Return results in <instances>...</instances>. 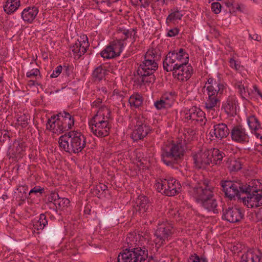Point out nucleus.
<instances>
[{
  "label": "nucleus",
  "instance_id": "1",
  "mask_svg": "<svg viewBox=\"0 0 262 262\" xmlns=\"http://www.w3.org/2000/svg\"><path fill=\"white\" fill-rule=\"evenodd\" d=\"M189 195L200 206L214 214L219 212L218 203L215 196L214 187L210 181L203 176L194 174L183 184Z\"/></svg>",
  "mask_w": 262,
  "mask_h": 262
},
{
  "label": "nucleus",
  "instance_id": "2",
  "mask_svg": "<svg viewBox=\"0 0 262 262\" xmlns=\"http://www.w3.org/2000/svg\"><path fill=\"white\" fill-rule=\"evenodd\" d=\"M139 235L129 233L126 238V246L118 255L117 262H144L148 256L147 247L143 245Z\"/></svg>",
  "mask_w": 262,
  "mask_h": 262
},
{
  "label": "nucleus",
  "instance_id": "3",
  "mask_svg": "<svg viewBox=\"0 0 262 262\" xmlns=\"http://www.w3.org/2000/svg\"><path fill=\"white\" fill-rule=\"evenodd\" d=\"M184 141L178 139L176 141L165 143L161 148V159L167 166L174 167L181 162L184 154Z\"/></svg>",
  "mask_w": 262,
  "mask_h": 262
},
{
  "label": "nucleus",
  "instance_id": "4",
  "mask_svg": "<svg viewBox=\"0 0 262 262\" xmlns=\"http://www.w3.org/2000/svg\"><path fill=\"white\" fill-rule=\"evenodd\" d=\"M59 147L66 152L78 154L86 146V137L80 132L70 131L59 138Z\"/></svg>",
  "mask_w": 262,
  "mask_h": 262
},
{
  "label": "nucleus",
  "instance_id": "5",
  "mask_svg": "<svg viewBox=\"0 0 262 262\" xmlns=\"http://www.w3.org/2000/svg\"><path fill=\"white\" fill-rule=\"evenodd\" d=\"M111 114V111L107 107H101L89 122L91 131L97 137L102 138L109 135L111 128L109 123Z\"/></svg>",
  "mask_w": 262,
  "mask_h": 262
},
{
  "label": "nucleus",
  "instance_id": "6",
  "mask_svg": "<svg viewBox=\"0 0 262 262\" xmlns=\"http://www.w3.org/2000/svg\"><path fill=\"white\" fill-rule=\"evenodd\" d=\"M243 194H245L246 196L241 199L248 207L262 206V188L258 180H253L249 182L246 188H245Z\"/></svg>",
  "mask_w": 262,
  "mask_h": 262
},
{
  "label": "nucleus",
  "instance_id": "7",
  "mask_svg": "<svg viewBox=\"0 0 262 262\" xmlns=\"http://www.w3.org/2000/svg\"><path fill=\"white\" fill-rule=\"evenodd\" d=\"M176 230L172 222L167 220L159 221L154 233L156 247L159 248L165 245L172 238Z\"/></svg>",
  "mask_w": 262,
  "mask_h": 262
},
{
  "label": "nucleus",
  "instance_id": "8",
  "mask_svg": "<svg viewBox=\"0 0 262 262\" xmlns=\"http://www.w3.org/2000/svg\"><path fill=\"white\" fill-rule=\"evenodd\" d=\"M189 57L188 54L183 48L169 51L166 55L163 61V68L166 72H171L174 67L184 63H188Z\"/></svg>",
  "mask_w": 262,
  "mask_h": 262
},
{
  "label": "nucleus",
  "instance_id": "9",
  "mask_svg": "<svg viewBox=\"0 0 262 262\" xmlns=\"http://www.w3.org/2000/svg\"><path fill=\"white\" fill-rule=\"evenodd\" d=\"M131 123L134 126L131 134L134 142L143 140L151 131L147 118L142 114H135L131 119Z\"/></svg>",
  "mask_w": 262,
  "mask_h": 262
},
{
  "label": "nucleus",
  "instance_id": "10",
  "mask_svg": "<svg viewBox=\"0 0 262 262\" xmlns=\"http://www.w3.org/2000/svg\"><path fill=\"white\" fill-rule=\"evenodd\" d=\"M155 187L162 194L172 196L180 192L181 185L176 179L169 178L156 180Z\"/></svg>",
  "mask_w": 262,
  "mask_h": 262
},
{
  "label": "nucleus",
  "instance_id": "11",
  "mask_svg": "<svg viewBox=\"0 0 262 262\" xmlns=\"http://www.w3.org/2000/svg\"><path fill=\"white\" fill-rule=\"evenodd\" d=\"M220 185L225 196L232 200H234L235 197L238 199L242 198L241 195L243 194L245 188H246L248 184H244L241 180H222Z\"/></svg>",
  "mask_w": 262,
  "mask_h": 262
},
{
  "label": "nucleus",
  "instance_id": "12",
  "mask_svg": "<svg viewBox=\"0 0 262 262\" xmlns=\"http://www.w3.org/2000/svg\"><path fill=\"white\" fill-rule=\"evenodd\" d=\"M203 111L195 106H193L190 109H185L181 113L182 119L185 122L198 123L200 125L206 124V119Z\"/></svg>",
  "mask_w": 262,
  "mask_h": 262
},
{
  "label": "nucleus",
  "instance_id": "13",
  "mask_svg": "<svg viewBox=\"0 0 262 262\" xmlns=\"http://www.w3.org/2000/svg\"><path fill=\"white\" fill-rule=\"evenodd\" d=\"M222 211V219L231 223H239L244 218L245 211L241 208L224 207Z\"/></svg>",
  "mask_w": 262,
  "mask_h": 262
},
{
  "label": "nucleus",
  "instance_id": "14",
  "mask_svg": "<svg viewBox=\"0 0 262 262\" xmlns=\"http://www.w3.org/2000/svg\"><path fill=\"white\" fill-rule=\"evenodd\" d=\"M58 120L57 130L59 134L68 131L72 128L74 125V116L68 112L63 111L57 114Z\"/></svg>",
  "mask_w": 262,
  "mask_h": 262
},
{
  "label": "nucleus",
  "instance_id": "15",
  "mask_svg": "<svg viewBox=\"0 0 262 262\" xmlns=\"http://www.w3.org/2000/svg\"><path fill=\"white\" fill-rule=\"evenodd\" d=\"M157 70L149 67H142L139 65L137 70V73L139 78L137 79L140 84L154 83L156 80V77L154 74Z\"/></svg>",
  "mask_w": 262,
  "mask_h": 262
},
{
  "label": "nucleus",
  "instance_id": "16",
  "mask_svg": "<svg viewBox=\"0 0 262 262\" xmlns=\"http://www.w3.org/2000/svg\"><path fill=\"white\" fill-rule=\"evenodd\" d=\"M211 151L208 149L201 150L193 156L194 166L198 169H205L212 163Z\"/></svg>",
  "mask_w": 262,
  "mask_h": 262
},
{
  "label": "nucleus",
  "instance_id": "17",
  "mask_svg": "<svg viewBox=\"0 0 262 262\" xmlns=\"http://www.w3.org/2000/svg\"><path fill=\"white\" fill-rule=\"evenodd\" d=\"M89 46L87 36L86 35L81 36L80 39H78L71 47L74 58L76 59H79L86 52Z\"/></svg>",
  "mask_w": 262,
  "mask_h": 262
},
{
  "label": "nucleus",
  "instance_id": "18",
  "mask_svg": "<svg viewBox=\"0 0 262 262\" xmlns=\"http://www.w3.org/2000/svg\"><path fill=\"white\" fill-rule=\"evenodd\" d=\"M174 69L171 70V72H173V76L175 78L181 81L188 80L191 77L193 71L192 66L188 63L178 66L174 67Z\"/></svg>",
  "mask_w": 262,
  "mask_h": 262
},
{
  "label": "nucleus",
  "instance_id": "19",
  "mask_svg": "<svg viewBox=\"0 0 262 262\" xmlns=\"http://www.w3.org/2000/svg\"><path fill=\"white\" fill-rule=\"evenodd\" d=\"M134 212L136 211L140 215H147L151 211V204L150 203L148 198L143 195H140L136 199L135 201V205L134 206Z\"/></svg>",
  "mask_w": 262,
  "mask_h": 262
},
{
  "label": "nucleus",
  "instance_id": "20",
  "mask_svg": "<svg viewBox=\"0 0 262 262\" xmlns=\"http://www.w3.org/2000/svg\"><path fill=\"white\" fill-rule=\"evenodd\" d=\"M161 54L156 49L148 50L144 55V60L140 64L142 67H149L153 69L157 70L158 66L157 61L160 60Z\"/></svg>",
  "mask_w": 262,
  "mask_h": 262
},
{
  "label": "nucleus",
  "instance_id": "21",
  "mask_svg": "<svg viewBox=\"0 0 262 262\" xmlns=\"http://www.w3.org/2000/svg\"><path fill=\"white\" fill-rule=\"evenodd\" d=\"M232 140L237 143H245L249 141V136L242 125L233 126L230 132Z\"/></svg>",
  "mask_w": 262,
  "mask_h": 262
},
{
  "label": "nucleus",
  "instance_id": "22",
  "mask_svg": "<svg viewBox=\"0 0 262 262\" xmlns=\"http://www.w3.org/2000/svg\"><path fill=\"white\" fill-rule=\"evenodd\" d=\"M26 145L23 139L15 140L12 145H10L7 151V156L9 158L16 159L20 157L25 151Z\"/></svg>",
  "mask_w": 262,
  "mask_h": 262
},
{
  "label": "nucleus",
  "instance_id": "23",
  "mask_svg": "<svg viewBox=\"0 0 262 262\" xmlns=\"http://www.w3.org/2000/svg\"><path fill=\"white\" fill-rule=\"evenodd\" d=\"M238 106V100L235 95L228 96L222 104V108L228 116L231 117H234L236 115Z\"/></svg>",
  "mask_w": 262,
  "mask_h": 262
},
{
  "label": "nucleus",
  "instance_id": "24",
  "mask_svg": "<svg viewBox=\"0 0 262 262\" xmlns=\"http://www.w3.org/2000/svg\"><path fill=\"white\" fill-rule=\"evenodd\" d=\"M230 134V130L227 125L224 123L214 124L209 133L211 137H215L216 139L222 140L226 138Z\"/></svg>",
  "mask_w": 262,
  "mask_h": 262
},
{
  "label": "nucleus",
  "instance_id": "25",
  "mask_svg": "<svg viewBox=\"0 0 262 262\" xmlns=\"http://www.w3.org/2000/svg\"><path fill=\"white\" fill-rule=\"evenodd\" d=\"M240 262H262V252L257 249H252L245 252Z\"/></svg>",
  "mask_w": 262,
  "mask_h": 262
},
{
  "label": "nucleus",
  "instance_id": "26",
  "mask_svg": "<svg viewBox=\"0 0 262 262\" xmlns=\"http://www.w3.org/2000/svg\"><path fill=\"white\" fill-rule=\"evenodd\" d=\"M38 12V8L36 6L28 7L22 11L21 16L25 22L31 24L36 18Z\"/></svg>",
  "mask_w": 262,
  "mask_h": 262
},
{
  "label": "nucleus",
  "instance_id": "27",
  "mask_svg": "<svg viewBox=\"0 0 262 262\" xmlns=\"http://www.w3.org/2000/svg\"><path fill=\"white\" fill-rule=\"evenodd\" d=\"M106 67L100 65L96 68L92 73V78L95 82H100L105 79V75L107 74Z\"/></svg>",
  "mask_w": 262,
  "mask_h": 262
},
{
  "label": "nucleus",
  "instance_id": "28",
  "mask_svg": "<svg viewBox=\"0 0 262 262\" xmlns=\"http://www.w3.org/2000/svg\"><path fill=\"white\" fill-rule=\"evenodd\" d=\"M183 15L182 11L179 10L177 7L174 8L170 10V13L166 17V24L168 25L170 23L181 20Z\"/></svg>",
  "mask_w": 262,
  "mask_h": 262
},
{
  "label": "nucleus",
  "instance_id": "29",
  "mask_svg": "<svg viewBox=\"0 0 262 262\" xmlns=\"http://www.w3.org/2000/svg\"><path fill=\"white\" fill-rule=\"evenodd\" d=\"M220 102V96H208L205 102V106L208 111H215L214 108L219 106Z\"/></svg>",
  "mask_w": 262,
  "mask_h": 262
},
{
  "label": "nucleus",
  "instance_id": "30",
  "mask_svg": "<svg viewBox=\"0 0 262 262\" xmlns=\"http://www.w3.org/2000/svg\"><path fill=\"white\" fill-rule=\"evenodd\" d=\"M207 94L208 96H219L223 93L225 89V85L224 83H219L218 86L213 87L212 86H206Z\"/></svg>",
  "mask_w": 262,
  "mask_h": 262
},
{
  "label": "nucleus",
  "instance_id": "31",
  "mask_svg": "<svg viewBox=\"0 0 262 262\" xmlns=\"http://www.w3.org/2000/svg\"><path fill=\"white\" fill-rule=\"evenodd\" d=\"M19 6V0H7L4 6V10L6 13L10 14L14 12Z\"/></svg>",
  "mask_w": 262,
  "mask_h": 262
},
{
  "label": "nucleus",
  "instance_id": "32",
  "mask_svg": "<svg viewBox=\"0 0 262 262\" xmlns=\"http://www.w3.org/2000/svg\"><path fill=\"white\" fill-rule=\"evenodd\" d=\"M143 98L142 96L139 93H135L132 95L128 100V102L131 107L138 108L143 104Z\"/></svg>",
  "mask_w": 262,
  "mask_h": 262
},
{
  "label": "nucleus",
  "instance_id": "33",
  "mask_svg": "<svg viewBox=\"0 0 262 262\" xmlns=\"http://www.w3.org/2000/svg\"><path fill=\"white\" fill-rule=\"evenodd\" d=\"M211 151V159H213V162L215 164H220L224 157H225V154L217 148H213ZM212 161V160H211Z\"/></svg>",
  "mask_w": 262,
  "mask_h": 262
},
{
  "label": "nucleus",
  "instance_id": "34",
  "mask_svg": "<svg viewBox=\"0 0 262 262\" xmlns=\"http://www.w3.org/2000/svg\"><path fill=\"white\" fill-rule=\"evenodd\" d=\"M57 115H53L49 118L46 124L47 129L52 132L54 133H59V130H57L58 120H57Z\"/></svg>",
  "mask_w": 262,
  "mask_h": 262
},
{
  "label": "nucleus",
  "instance_id": "35",
  "mask_svg": "<svg viewBox=\"0 0 262 262\" xmlns=\"http://www.w3.org/2000/svg\"><path fill=\"white\" fill-rule=\"evenodd\" d=\"M17 190L18 191L17 195L20 201H24L26 199L28 198V186L23 182H20L17 186Z\"/></svg>",
  "mask_w": 262,
  "mask_h": 262
},
{
  "label": "nucleus",
  "instance_id": "36",
  "mask_svg": "<svg viewBox=\"0 0 262 262\" xmlns=\"http://www.w3.org/2000/svg\"><path fill=\"white\" fill-rule=\"evenodd\" d=\"M107 191V186L103 184H100L96 187L92 189V194L99 198L105 197V195L104 193H106Z\"/></svg>",
  "mask_w": 262,
  "mask_h": 262
},
{
  "label": "nucleus",
  "instance_id": "37",
  "mask_svg": "<svg viewBox=\"0 0 262 262\" xmlns=\"http://www.w3.org/2000/svg\"><path fill=\"white\" fill-rule=\"evenodd\" d=\"M47 224L48 220L46 214L41 213L39 219L33 224V227L37 230H42Z\"/></svg>",
  "mask_w": 262,
  "mask_h": 262
},
{
  "label": "nucleus",
  "instance_id": "38",
  "mask_svg": "<svg viewBox=\"0 0 262 262\" xmlns=\"http://www.w3.org/2000/svg\"><path fill=\"white\" fill-rule=\"evenodd\" d=\"M100 55L102 57L106 59L113 58L117 56V54H116L113 48L110 45L101 52Z\"/></svg>",
  "mask_w": 262,
  "mask_h": 262
},
{
  "label": "nucleus",
  "instance_id": "39",
  "mask_svg": "<svg viewBox=\"0 0 262 262\" xmlns=\"http://www.w3.org/2000/svg\"><path fill=\"white\" fill-rule=\"evenodd\" d=\"M247 122L249 127L251 130L256 131L259 129H262L260 122L255 116H251L249 117L247 120Z\"/></svg>",
  "mask_w": 262,
  "mask_h": 262
},
{
  "label": "nucleus",
  "instance_id": "40",
  "mask_svg": "<svg viewBox=\"0 0 262 262\" xmlns=\"http://www.w3.org/2000/svg\"><path fill=\"white\" fill-rule=\"evenodd\" d=\"M133 33H134V35H135L136 31L134 29L129 31V30L120 28L118 30L117 32V34L120 35V38L118 39V40H122V42H123L127 38H128L133 35Z\"/></svg>",
  "mask_w": 262,
  "mask_h": 262
},
{
  "label": "nucleus",
  "instance_id": "41",
  "mask_svg": "<svg viewBox=\"0 0 262 262\" xmlns=\"http://www.w3.org/2000/svg\"><path fill=\"white\" fill-rule=\"evenodd\" d=\"M110 46L113 48V50L115 51L116 54H117V56H119L120 53L122 51L124 48V42H122V40L117 39L113 41Z\"/></svg>",
  "mask_w": 262,
  "mask_h": 262
},
{
  "label": "nucleus",
  "instance_id": "42",
  "mask_svg": "<svg viewBox=\"0 0 262 262\" xmlns=\"http://www.w3.org/2000/svg\"><path fill=\"white\" fill-rule=\"evenodd\" d=\"M228 168L230 171H237L242 168L241 162L238 160L231 159L229 162Z\"/></svg>",
  "mask_w": 262,
  "mask_h": 262
},
{
  "label": "nucleus",
  "instance_id": "43",
  "mask_svg": "<svg viewBox=\"0 0 262 262\" xmlns=\"http://www.w3.org/2000/svg\"><path fill=\"white\" fill-rule=\"evenodd\" d=\"M70 204V201L68 199L66 198H60L58 197L56 203H55V209L57 210V209H63L66 207H67Z\"/></svg>",
  "mask_w": 262,
  "mask_h": 262
},
{
  "label": "nucleus",
  "instance_id": "44",
  "mask_svg": "<svg viewBox=\"0 0 262 262\" xmlns=\"http://www.w3.org/2000/svg\"><path fill=\"white\" fill-rule=\"evenodd\" d=\"M235 86L238 90V92L243 98H245L246 96H247V95H249V92L247 90H246V88L244 86V84H242V82H237L235 84Z\"/></svg>",
  "mask_w": 262,
  "mask_h": 262
},
{
  "label": "nucleus",
  "instance_id": "45",
  "mask_svg": "<svg viewBox=\"0 0 262 262\" xmlns=\"http://www.w3.org/2000/svg\"><path fill=\"white\" fill-rule=\"evenodd\" d=\"M59 197L58 193L55 192H52L50 193L49 196L48 197V203L49 204L50 207H52V205L55 206V203Z\"/></svg>",
  "mask_w": 262,
  "mask_h": 262
},
{
  "label": "nucleus",
  "instance_id": "46",
  "mask_svg": "<svg viewBox=\"0 0 262 262\" xmlns=\"http://www.w3.org/2000/svg\"><path fill=\"white\" fill-rule=\"evenodd\" d=\"M28 118L25 114L20 115L17 119V123L22 127H26L28 124Z\"/></svg>",
  "mask_w": 262,
  "mask_h": 262
},
{
  "label": "nucleus",
  "instance_id": "47",
  "mask_svg": "<svg viewBox=\"0 0 262 262\" xmlns=\"http://www.w3.org/2000/svg\"><path fill=\"white\" fill-rule=\"evenodd\" d=\"M10 140V136L8 130H0V141L5 143Z\"/></svg>",
  "mask_w": 262,
  "mask_h": 262
},
{
  "label": "nucleus",
  "instance_id": "48",
  "mask_svg": "<svg viewBox=\"0 0 262 262\" xmlns=\"http://www.w3.org/2000/svg\"><path fill=\"white\" fill-rule=\"evenodd\" d=\"M188 262H207V260L205 257L200 258L196 254H194L189 257Z\"/></svg>",
  "mask_w": 262,
  "mask_h": 262
},
{
  "label": "nucleus",
  "instance_id": "49",
  "mask_svg": "<svg viewBox=\"0 0 262 262\" xmlns=\"http://www.w3.org/2000/svg\"><path fill=\"white\" fill-rule=\"evenodd\" d=\"M154 106L158 110L168 107L167 103L160 98L159 100H157L154 102Z\"/></svg>",
  "mask_w": 262,
  "mask_h": 262
},
{
  "label": "nucleus",
  "instance_id": "50",
  "mask_svg": "<svg viewBox=\"0 0 262 262\" xmlns=\"http://www.w3.org/2000/svg\"><path fill=\"white\" fill-rule=\"evenodd\" d=\"M44 192L45 189L43 188H42L39 186H36L30 190L28 195H31L32 194H37V193H39V194H42Z\"/></svg>",
  "mask_w": 262,
  "mask_h": 262
},
{
  "label": "nucleus",
  "instance_id": "51",
  "mask_svg": "<svg viewBox=\"0 0 262 262\" xmlns=\"http://www.w3.org/2000/svg\"><path fill=\"white\" fill-rule=\"evenodd\" d=\"M222 5L219 2H214L211 4V10L215 14H219L221 12Z\"/></svg>",
  "mask_w": 262,
  "mask_h": 262
},
{
  "label": "nucleus",
  "instance_id": "52",
  "mask_svg": "<svg viewBox=\"0 0 262 262\" xmlns=\"http://www.w3.org/2000/svg\"><path fill=\"white\" fill-rule=\"evenodd\" d=\"M38 75L40 77V71L38 69H33L26 73V76L28 78L36 77Z\"/></svg>",
  "mask_w": 262,
  "mask_h": 262
},
{
  "label": "nucleus",
  "instance_id": "53",
  "mask_svg": "<svg viewBox=\"0 0 262 262\" xmlns=\"http://www.w3.org/2000/svg\"><path fill=\"white\" fill-rule=\"evenodd\" d=\"M230 67L237 71L239 70L241 67L240 64L238 61H236L233 57L231 58L229 60Z\"/></svg>",
  "mask_w": 262,
  "mask_h": 262
},
{
  "label": "nucleus",
  "instance_id": "54",
  "mask_svg": "<svg viewBox=\"0 0 262 262\" xmlns=\"http://www.w3.org/2000/svg\"><path fill=\"white\" fill-rule=\"evenodd\" d=\"M237 10L241 11L240 5L238 4H236L234 2V5L229 8V13L235 15Z\"/></svg>",
  "mask_w": 262,
  "mask_h": 262
},
{
  "label": "nucleus",
  "instance_id": "55",
  "mask_svg": "<svg viewBox=\"0 0 262 262\" xmlns=\"http://www.w3.org/2000/svg\"><path fill=\"white\" fill-rule=\"evenodd\" d=\"M219 83H222L220 81H216V80L212 78H209L205 84H208V86H212L213 87L218 86Z\"/></svg>",
  "mask_w": 262,
  "mask_h": 262
},
{
  "label": "nucleus",
  "instance_id": "56",
  "mask_svg": "<svg viewBox=\"0 0 262 262\" xmlns=\"http://www.w3.org/2000/svg\"><path fill=\"white\" fill-rule=\"evenodd\" d=\"M62 68L61 66H57L55 70L53 71L52 74L50 75L51 78H56L61 73Z\"/></svg>",
  "mask_w": 262,
  "mask_h": 262
},
{
  "label": "nucleus",
  "instance_id": "57",
  "mask_svg": "<svg viewBox=\"0 0 262 262\" xmlns=\"http://www.w3.org/2000/svg\"><path fill=\"white\" fill-rule=\"evenodd\" d=\"M180 32V30L177 28H174L168 30L166 36L168 37H174L177 35Z\"/></svg>",
  "mask_w": 262,
  "mask_h": 262
},
{
  "label": "nucleus",
  "instance_id": "58",
  "mask_svg": "<svg viewBox=\"0 0 262 262\" xmlns=\"http://www.w3.org/2000/svg\"><path fill=\"white\" fill-rule=\"evenodd\" d=\"M132 3L134 5H137L139 4V3L140 2L141 3V6L143 8H146L149 6L150 3L149 1H148V2L147 4H145L144 3L145 1L143 0H130Z\"/></svg>",
  "mask_w": 262,
  "mask_h": 262
},
{
  "label": "nucleus",
  "instance_id": "59",
  "mask_svg": "<svg viewBox=\"0 0 262 262\" xmlns=\"http://www.w3.org/2000/svg\"><path fill=\"white\" fill-rule=\"evenodd\" d=\"M102 102V99L99 98L92 102L91 106L93 107H99V108H100L101 107L103 106L101 105Z\"/></svg>",
  "mask_w": 262,
  "mask_h": 262
},
{
  "label": "nucleus",
  "instance_id": "60",
  "mask_svg": "<svg viewBox=\"0 0 262 262\" xmlns=\"http://www.w3.org/2000/svg\"><path fill=\"white\" fill-rule=\"evenodd\" d=\"M161 99L164 100L166 103H167V105L169 107L170 105V102L171 101V98L169 96V94H167L166 93L164 94Z\"/></svg>",
  "mask_w": 262,
  "mask_h": 262
},
{
  "label": "nucleus",
  "instance_id": "61",
  "mask_svg": "<svg viewBox=\"0 0 262 262\" xmlns=\"http://www.w3.org/2000/svg\"><path fill=\"white\" fill-rule=\"evenodd\" d=\"M249 36L251 39H253L254 40L259 41L261 40V36L258 35L257 34H254L253 35L249 34Z\"/></svg>",
  "mask_w": 262,
  "mask_h": 262
},
{
  "label": "nucleus",
  "instance_id": "62",
  "mask_svg": "<svg viewBox=\"0 0 262 262\" xmlns=\"http://www.w3.org/2000/svg\"><path fill=\"white\" fill-rule=\"evenodd\" d=\"M234 1H226L224 2V4L227 8L229 9L231 6H232L233 5H234Z\"/></svg>",
  "mask_w": 262,
  "mask_h": 262
},
{
  "label": "nucleus",
  "instance_id": "63",
  "mask_svg": "<svg viewBox=\"0 0 262 262\" xmlns=\"http://www.w3.org/2000/svg\"><path fill=\"white\" fill-rule=\"evenodd\" d=\"M171 213H172V215H173L174 217H177V216L179 217L180 216V213H179V210H172L171 211Z\"/></svg>",
  "mask_w": 262,
  "mask_h": 262
},
{
  "label": "nucleus",
  "instance_id": "64",
  "mask_svg": "<svg viewBox=\"0 0 262 262\" xmlns=\"http://www.w3.org/2000/svg\"><path fill=\"white\" fill-rule=\"evenodd\" d=\"M29 85L31 86L39 85L40 84V83H38L36 81H34L33 80H29Z\"/></svg>",
  "mask_w": 262,
  "mask_h": 262
}]
</instances>
